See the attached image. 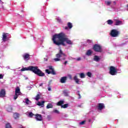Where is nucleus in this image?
<instances>
[{"label": "nucleus", "instance_id": "obj_1", "mask_svg": "<svg viewBox=\"0 0 128 128\" xmlns=\"http://www.w3.org/2000/svg\"><path fill=\"white\" fill-rule=\"evenodd\" d=\"M52 40L54 44L56 46H66L64 42H66L68 44H72V42L66 37V35L64 33L56 34L53 36Z\"/></svg>", "mask_w": 128, "mask_h": 128}, {"label": "nucleus", "instance_id": "obj_2", "mask_svg": "<svg viewBox=\"0 0 128 128\" xmlns=\"http://www.w3.org/2000/svg\"><path fill=\"white\" fill-rule=\"evenodd\" d=\"M24 70H30L37 74L39 76H44V74L42 72L38 66H30L28 68H24L21 69V72H24Z\"/></svg>", "mask_w": 128, "mask_h": 128}, {"label": "nucleus", "instance_id": "obj_3", "mask_svg": "<svg viewBox=\"0 0 128 128\" xmlns=\"http://www.w3.org/2000/svg\"><path fill=\"white\" fill-rule=\"evenodd\" d=\"M56 56L57 58H54V60L55 62H60V60H66V54H64L62 50L60 49L59 54H57Z\"/></svg>", "mask_w": 128, "mask_h": 128}, {"label": "nucleus", "instance_id": "obj_4", "mask_svg": "<svg viewBox=\"0 0 128 128\" xmlns=\"http://www.w3.org/2000/svg\"><path fill=\"white\" fill-rule=\"evenodd\" d=\"M22 92H20V87H17L15 89V94L14 96V100H16L18 98V96H22Z\"/></svg>", "mask_w": 128, "mask_h": 128}, {"label": "nucleus", "instance_id": "obj_5", "mask_svg": "<svg viewBox=\"0 0 128 128\" xmlns=\"http://www.w3.org/2000/svg\"><path fill=\"white\" fill-rule=\"evenodd\" d=\"M120 34V32L116 30H112L110 32V36L113 38H116Z\"/></svg>", "mask_w": 128, "mask_h": 128}, {"label": "nucleus", "instance_id": "obj_6", "mask_svg": "<svg viewBox=\"0 0 128 128\" xmlns=\"http://www.w3.org/2000/svg\"><path fill=\"white\" fill-rule=\"evenodd\" d=\"M48 68L50 70L48 69L46 70V72L47 74H56V72L54 70V68H52V66H49Z\"/></svg>", "mask_w": 128, "mask_h": 128}, {"label": "nucleus", "instance_id": "obj_7", "mask_svg": "<svg viewBox=\"0 0 128 128\" xmlns=\"http://www.w3.org/2000/svg\"><path fill=\"white\" fill-rule=\"evenodd\" d=\"M110 74H112V76H116V68H114L113 66H111L110 67Z\"/></svg>", "mask_w": 128, "mask_h": 128}, {"label": "nucleus", "instance_id": "obj_8", "mask_svg": "<svg viewBox=\"0 0 128 128\" xmlns=\"http://www.w3.org/2000/svg\"><path fill=\"white\" fill-rule=\"evenodd\" d=\"M93 50H94L95 52H100V50H101L100 46L98 44H96L95 46H94L93 48Z\"/></svg>", "mask_w": 128, "mask_h": 128}, {"label": "nucleus", "instance_id": "obj_9", "mask_svg": "<svg viewBox=\"0 0 128 128\" xmlns=\"http://www.w3.org/2000/svg\"><path fill=\"white\" fill-rule=\"evenodd\" d=\"M74 79L77 84H80V82H83L82 81H80V79L78 78V76H74Z\"/></svg>", "mask_w": 128, "mask_h": 128}, {"label": "nucleus", "instance_id": "obj_10", "mask_svg": "<svg viewBox=\"0 0 128 128\" xmlns=\"http://www.w3.org/2000/svg\"><path fill=\"white\" fill-rule=\"evenodd\" d=\"M8 34L6 33H3L2 38L3 42H6V40H8Z\"/></svg>", "mask_w": 128, "mask_h": 128}, {"label": "nucleus", "instance_id": "obj_11", "mask_svg": "<svg viewBox=\"0 0 128 128\" xmlns=\"http://www.w3.org/2000/svg\"><path fill=\"white\" fill-rule=\"evenodd\" d=\"M6 96V90L4 89H2L0 91V97L4 98Z\"/></svg>", "mask_w": 128, "mask_h": 128}, {"label": "nucleus", "instance_id": "obj_12", "mask_svg": "<svg viewBox=\"0 0 128 128\" xmlns=\"http://www.w3.org/2000/svg\"><path fill=\"white\" fill-rule=\"evenodd\" d=\"M36 104L39 106H41V108H44V101H42V102H38Z\"/></svg>", "mask_w": 128, "mask_h": 128}, {"label": "nucleus", "instance_id": "obj_13", "mask_svg": "<svg viewBox=\"0 0 128 128\" xmlns=\"http://www.w3.org/2000/svg\"><path fill=\"white\" fill-rule=\"evenodd\" d=\"M115 25L116 26H120V24H122V22L120 20H115Z\"/></svg>", "mask_w": 128, "mask_h": 128}, {"label": "nucleus", "instance_id": "obj_14", "mask_svg": "<svg viewBox=\"0 0 128 128\" xmlns=\"http://www.w3.org/2000/svg\"><path fill=\"white\" fill-rule=\"evenodd\" d=\"M24 60H30V55L28 54H25L23 56Z\"/></svg>", "mask_w": 128, "mask_h": 128}, {"label": "nucleus", "instance_id": "obj_15", "mask_svg": "<svg viewBox=\"0 0 128 128\" xmlns=\"http://www.w3.org/2000/svg\"><path fill=\"white\" fill-rule=\"evenodd\" d=\"M104 108V104H98V110H102V108Z\"/></svg>", "mask_w": 128, "mask_h": 128}, {"label": "nucleus", "instance_id": "obj_16", "mask_svg": "<svg viewBox=\"0 0 128 128\" xmlns=\"http://www.w3.org/2000/svg\"><path fill=\"white\" fill-rule=\"evenodd\" d=\"M36 120H42V115L40 114H36Z\"/></svg>", "mask_w": 128, "mask_h": 128}, {"label": "nucleus", "instance_id": "obj_17", "mask_svg": "<svg viewBox=\"0 0 128 128\" xmlns=\"http://www.w3.org/2000/svg\"><path fill=\"white\" fill-rule=\"evenodd\" d=\"M66 77L64 76L61 78L60 82L62 84H64V82H66Z\"/></svg>", "mask_w": 128, "mask_h": 128}, {"label": "nucleus", "instance_id": "obj_18", "mask_svg": "<svg viewBox=\"0 0 128 128\" xmlns=\"http://www.w3.org/2000/svg\"><path fill=\"white\" fill-rule=\"evenodd\" d=\"M6 110L8 112H12V106H8L6 108Z\"/></svg>", "mask_w": 128, "mask_h": 128}, {"label": "nucleus", "instance_id": "obj_19", "mask_svg": "<svg viewBox=\"0 0 128 128\" xmlns=\"http://www.w3.org/2000/svg\"><path fill=\"white\" fill-rule=\"evenodd\" d=\"M24 102L25 104H32V102H30V100L28 98H26L24 99Z\"/></svg>", "mask_w": 128, "mask_h": 128}, {"label": "nucleus", "instance_id": "obj_20", "mask_svg": "<svg viewBox=\"0 0 128 128\" xmlns=\"http://www.w3.org/2000/svg\"><path fill=\"white\" fill-rule=\"evenodd\" d=\"M94 60H95V62H98V60H100V58H98V56H94Z\"/></svg>", "mask_w": 128, "mask_h": 128}, {"label": "nucleus", "instance_id": "obj_21", "mask_svg": "<svg viewBox=\"0 0 128 128\" xmlns=\"http://www.w3.org/2000/svg\"><path fill=\"white\" fill-rule=\"evenodd\" d=\"M53 106L52 104H48L46 106V108H52Z\"/></svg>", "mask_w": 128, "mask_h": 128}, {"label": "nucleus", "instance_id": "obj_22", "mask_svg": "<svg viewBox=\"0 0 128 128\" xmlns=\"http://www.w3.org/2000/svg\"><path fill=\"white\" fill-rule=\"evenodd\" d=\"M79 74L80 76V78H86V75H84V73H80Z\"/></svg>", "mask_w": 128, "mask_h": 128}, {"label": "nucleus", "instance_id": "obj_23", "mask_svg": "<svg viewBox=\"0 0 128 128\" xmlns=\"http://www.w3.org/2000/svg\"><path fill=\"white\" fill-rule=\"evenodd\" d=\"M13 116L14 118H18L20 116L18 115V113H14Z\"/></svg>", "mask_w": 128, "mask_h": 128}, {"label": "nucleus", "instance_id": "obj_24", "mask_svg": "<svg viewBox=\"0 0 128 128\" xmlns=\"http://www.w3.org/2000/svg\"><path fill=\"white\" fill-rule=\"evenodd\" d=\"M64 104V102L63 100H60L57 103V106H62V104Z\"/></svg>", "mask_w": 128, "mask_h": 128}, {"label": "nucleus", "instance_id": "obj_25", "mask_svg": "<svg viewBox=\"0 0 128 128\" xmlns=\"http://www.w3.org/2000/svg\"><path fill=\"white\" fill-rule=\"evenodd\" d=\"M92 50H88L87 51L86 54V56H90L92 54Z\"/></svg>", "mask_w": 128, "mask_h": 128}, {"label": "nucleus", "instance_id": "obj_26", "mask_svg": "<svg viewBox=\"0 0 128 128\" xmlns=\"http://www.w3.org/2000/svg\"><path fill=\"white\" fill-rule=\"evenodd\" d=\"M68 106V104H65L64 105H62L61 107L63 108H66Z\"/></svg>", "mask_w": 128, "mask_h": 128}, {"label": "nucleus", "instance_id": "obj_27", "mask_svg": "<svg viewBox=\"0 0 128 128\" xmlns=\"http://www.w3.org/2000/svg\"><path fill=\"white\" fill-rule=\"evenodd\" d=\"M107 22L108 24H114V22L110 20H108Z\"/></svg>", "mask_w": 128, "mask_h": 128}, {"label": "nucleus", "instance_id": "obj_28", "mask_svg": "<svg viewBox=\"0 0 128 128\" xmlns=\"http://www.w3.org/2000/svg\"><path fill=\"white\" fill-rule=\"evenodd\" d=\"M68 26L69 28H72V24L70 22H68Z\"/></svg>", "mask_w": 128, "mask_h": 128}, {"label": "nucleus", "instance_id": "obj_29", "mask_svg": "<svg viewBox=\"0 0 128 128\" xmlns=\"http://www.w3.org/2000/svg\"><path fill=\"white\" fill-rule=\"evenodd\" d=\"M40 98V94H37V96H36V98H35V100H38Z\"/></svg>", "mask_w": 128, "mask_h": 128}, {"label": "nucleus", "instance_id": "obj_30", "mask_svg": "<svg viewBox=\"0 0 128 128\" xmlns=\"http://www.w3.org/2000/svg\"><path fill=\"white\" fill-rule=\"evenodd\" d=\"M6 128H12V126H10V123H8L6 124Z\"/></svg>", "mask_w": 128, "mask_h": 128}, {"label": "nucleus", "instance_id": "obj_31", "mask_svg": "<svg viewBox=\"0 0 128 128\" xmlns=\"http://www.w3.org/2000/svg\"><path fill=\"white\" fill-rule=\"evenodd\" d=\"M105 4L106 6H110V4H112V2H110V1H106L105 2Z\"/></svg>", "mask_w": 128, "mask_h": 128}, {"label": "nucleus", "instance_id": "obj_32", "mask_svg": "<svg viewBox=\"0 0 128 128\" xmlns=\"http://www.w3.org/2000/svg\"><path fill=\"white\" fill-rule=\"evenodd\" d=\"M87 76H88L89 78H92V73L90 72H88L87 73Z\"/></svg>", "mask_w": 128, "mask_h": 128}, {"label": "nucleus", "instance_id": "obj_33", "mask_svg": "<svg viewBox=\"0 0 128 128\" xmlns=\"http://www.w3.org/2000/svg\"><path fill=\"white\" fill-rule=\"evenodd\" d=\"M34 116V114H32V112H30L29 113V115L28 116L30 118H32V116Z\"/></svg>", "mask_w": 128, "mask_h": 128}, {"label": "nucleus", "instance_id": "obj_34", "mask_svg": "<svg viewBox=\"0 0 128 128\" xmlns=\"http://www.w3.org/2000/svg\"><path fill=\"white\" fill-rule=\"evenodd\" d=\"M57 22H62V20H60V18L59 17H58L56 18Z\"/></svg>", "mask_w": 128, "mask_h": 128}, {"label": "nucleus", "instance_id": "obj_35", "mask_svg": "<svg viewBox=\"0 0 128 128\" xmlns=\"http://www.w3.org/2000/svg\"><path fill=\"white\" fill-rule=\"evenodd\" d=\"M54 112H55L56 114H60V112L57 110H54Z\"/></svg>", "mask_w": 128, "mask_h": 128}, {"label": "nucleus", "instance_id": "obj_36", "mask_svg": "<svg viewBox=\"0 0 128 128\" xmlns=\"http://www.w3.org/2000/svg\"><path fill=\"white\" fill-rule=\"evenodd\" d=\"M84 122H86V121H82L80 123V124H81V125L84 124Z\"/></svg>", "mask_w": 128, "mask_h": 128}, {"label": "nucleus", "instance_id": "obj_37", "mask_svg": "<svg viewBox=\"0 0 128 128\" xmlns=\"http://www.w3.org/2000/svg\"><path fill=\"white\" fill-rule=\"evenodd\" d=\"M1 78H4V75H2V74H0V80Z\"/></svg>", "mask_w": 128, "mask_h": 128}, {"label": "nucleus", "instance_id": "obj_38", "mask_svg": "<svg viewBox=\"0 0 128 128\" xmlns=\"http://www.w3.org/2000/svg\"><path fill=\"white\" fill-rule=\"evenodd\" d=\"M48 90L49 91L52 90V88H50V87H48Z\"/></svg>", "mask_w": 128, "mask_h": 128}, {"label": "nucleus", "instance_id": "obj_39", "mask_svg": "<svg viewBox=\"0 0 128 128\" xmlns=\"http://www.w3.org/2000/svg\"><path fill=\"white\" fill-rule=\"evenodd\" d=\"M81 60L80 58H78L76 60L79 61V60Z\"/></svg>", "mask_w": 128, "mask_h": 128}, {"label": "nucleus", "instance_id": "obj_40", "mask_svg": "<svg viewBox=\"0 0 128 128\" xmlns=\"http://www.w3.org/2000/svg\"><path fill=\"white\" fill-rule=\"evenodd\" d=\"M87 42H90V43H91V42H92V40H87Z\"/></svg>", "mask_w": 128, "mask_h": 128}, {"label": "nucleus", "instance_id": "obj_41", "mask_svg": "<svg viewBox=\"0 0 128 128\" xmlns=\"http://www.w3.org/2000/svg\"><path fill=\"white\" fill-rule=\"evenodd\" d=\"M68 64V61H66L64 63V64Z\"/></svg>", "mask_w": 128, "mask_h": 128}, {"label": "nucleus", "instance_id": "obj_42", "mask_svg": "<svg viewBox=\"0 0 128 128\" xmlns=\"http://www.w3.org/2000/svg\"><path fill=\"white\" fill-rule=\"evenodd\" d=\"M44 60H46V62L48 61V58H44Z\"/></svg>", "mask_w": 128, "mask_h": 128}, {"label": "nucleus", "instance_id": "obj_43", "mask_svg": "<svg viewBox=\"0 0 128 128\" xmlns=\"http://www.w3.org/2000/svg\"><path fill=\"white\" fill-rule=\"evenodd\" d=\"M42 84H40V86H42Z\"/></svg>", "mask_w": 128, "mask_h": 128}, {"label": "nucleus", "instance_id": "obj_44", "mask_svg": "<svg viewBox=\"0 0 128 128\" xmlns=\"http://www.w3.org/2000/svg\"><path fill=\"white\" fill-rule=\"evenodd\" d=\"M64 28L65 30H68V26H65Z\"/></svg>", "mask_w": 128, "mask_h": 128}, {"label": "nucleus", "instance_id": "obj_45", "mask_svg": "<svg viewBox=\"0 0 128 128\" xmlns=\"http://www.w3.org/2000/svg\"><path fill=\"white\" fill-rule=\"evenodd\" d=\"M114 4H116V2H114Z\"/></svg>", "mask_w": 128, "mask_h": 128}, {"label": "nucleus", "instance_id": "obj_46", "mask_svg": "<svg viewBox=\"0 0 128 128\" xmlns=\"http://www.w3.org/2000/svg\"><path fill=\"white\" fill-rule=\"evenodd\" d=\"M70 78H72V76H70Z\"/></svg>", "mask_w": 128, "mask_h": 128}, {"label": "nucleus", "instance_id": "obj_47", "mask_svg": "<svg viewBox=\"0 0 128 128\" xmlns=\"http://www.w3.org/2000/svg\"><path fill=\"white\" fill-rule=\"evenodd\" d=\"M0 2H2V0H0Z\"/></svg>", "mask_w": 128, "mask_h": 128}, {"label": "nucleus", "instance_id": "obj_48", "mask_svg": "<svg viewBox=\"0 0 128 128\" xmlns=\"http://www.w3.org/2000/svg\"><path fill=\"white\" fill-rule=\"evenodd\" d=\"M79 96H80V94H79Z\"/></svg>", "mask_w": 128, "mask_h": 128}]
</instances>
